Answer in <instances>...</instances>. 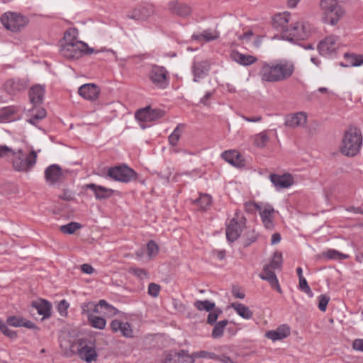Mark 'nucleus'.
<instances>
[{
	"instance_id": "f3484780",
	"label": "nucleus",
	"mask_w": 363,
	"mask_h": 363,
	"mask_svg": "<svg viewBox=\"0 0 363 363\" xmlns=\"http://www.w3.org/2000/svg\"><path fill=\"white\" fill-rule=\"evenodd\" d=\"M306 122L307 114L303 111L288 114L284 119V125L291 128L303 127Z\"/></svg>"
},
{
	"instance_id": "ddd939ff",
	"label": "nucleus",
	"mask_w": 363,
	"mask_h": 363,
	"mask_svg": "<svg viewBox=\"0 0 363 363\" xmlns=\"http://www.w3.org/2000/svg\"><path fill=\"white\" fill-rule=\"evenodd\" d=\"M164 115L161 109H152L149 106L138 110L135 113V118L142 122H150L157 120Z\"/></svg>"
},
{
	"instance_id": "72a5a7b5",
	"label": "nucleus",
	"mask_w": 363,
	"mask_h": 363,
	"mask_svg": "<svg viewBox=\"0 0 363 363\" xmlns=\"http://www.w3.org/2000/svg\"><path fill=\"white\" fill-rule=\"evenodd\" d=\"M252 138L254 145L259 148L264 147L269 141V136L264 131L255 135Z\"/></svg>"
},
{
	"instance_id": "0e129e2a",
	"label": "nucleus",
	"mask_w": 363,
	"mask_h": 363,
	"mask_svg": "<svg viewBox=\"0 0 363 363\" xmlns=\"http://www.w3.org/2000/svg\"><path fill=\"white\" fill-rule=\"evenodd\" d=\"M241 118L247 121V122H252V123H257L262 121V118L261 116H255L253 117H247L245 116L241 115Z\"/></svg>"
},
{
	"instance_id": "13d9d810",
	"label": "nucleus",
	"mask_w": 363,
	"mask_h": 363,
	"mask_svg": "<svg viewBox=\"0 0 363 363\" xmlns=\"http://www.w3.org/2000/svg\"><path fill=\"white\" fill-rule=\"evenodd\" d=\"M74 194L69 190H64L61 194L59 195V198L65 201H72L74 199Z\"/></svg>"
},
{
	"instance_id": "cd10ccee",
	"label": "nucleus",
	"mask_w": 363,
	"mask_h": 363,
	"mask_svg": "<svg viewBox=\"0 0 363 363\" xmlns=\"http://www.w3.org/2000/svg\"><path fill=\"white\" fill-rule=\"evenodd\" d=\"M290 335V328L283 325L275 330H269L266 333V337L273 341L280 340Z\"/></svg>"
},
{
	"instance_id": "dca6fc26",
	"label": "nucleus",
	"mask_w": 363,
	"mask_h": 363,
	"mask_svg": "<svg viewBox=\"0 0 363 363\" xmlns=\"http://www.w3.org/2000/svg\"><path fill=\"white\" fill-rule=\"evenodd\" d=\"M28 81L26 79H11L4 84L5 91L11 95L24 91L28 86Z\"/></svg>"
},
{
	"instance_id": "79ce46f5",
	"label": "nucleus",
	"mask_w": 363,
	"mask_h": 363,
	"mask_svg": "<svg viewBox=\"0 0 363 363\" xmlns=\"http://www.w3.org/2000/svg\"><path fill=\"white\" fill-rule=\"evenodd\" d=\"M194 360L195 358H203L207 359H214L216 360L218 359V355L214 352H208V351H197L194 352L191 354Z\"/></svg>"
},
{
	"instance_id": "a211bd4d",
	"label": "nucleus",
	"mask_w": 363,
	"mask_h": 363,
	"mask_svg": "<svg viewBox=\"0 0 363 363\" xmlns=\"http://www.w3.org/2000/svg\"><path fill=\"white\" fill-rule=\"evenodd\" d=\"M64 172L57 164H51L45 171V178L50 185L55 184L62 180Z\"/></svg>"
},
{
	"instance_id": "393cba45",
	"label": "nucleus",
	"mask_w": 363,
	"mask_h": 363,
	"mask_svg": "<svg viewBox=\"0 0 363 363\" xmlns=\"http://www.w3.org/2000/svg\"><path fill=\"white\" fill-rule=\"evenodd\" d=\"M242 232V226L234 218L232 219L226 227L227 240L233 242L235 241L240 235Z\"/></svg>"
},
{
	"instance_id": "4468645a",
	"label": "nucleus",
	"mask_w": 363,
	"mask_h": 363,
	"mask_svg": "<svg viewBox=\"0 0 363 363\" xmlns=\"http://www.w3.org/2000/svg\"><path fill=\"white\" fill-rule=\"evenodd\" d=\"M291 16L288 12L276 14L273 18V27L281 32V38L284 39V34L286 30H289Z\"/></svg>"
},
{
	"instance_id": "2eb2a0df",
	"label": "nucleus",
	"mask_w": 363,
	"mask_h": 363,
	"mask_svg": "<svg viewBox=\"0 0 363 363\" xmlns=\"http://www.w3.org/2000/svg\"><path fill=\"white\" fill-rule=\"evenodd\" d=\"M163 363H194V359L188 352L181 350L167 353Z\"/></svg>"
},
{
	"instance_id": "774afa93",
	"label": "nucleus",
	"mask_w": 363,
	"mask_h": 363,
	"mask_svg": "<svg viewBox=\"0 0 363 363\" xmlns=\"http://www.w3.org/2000/svg\"><path fill=\"white\" fill-rule=\"evenodd\" d=\"M216 361H220L223 363H235L229 357H227L225 355H221V356L218 355V359H216Z\"/></svg>"
},
{
	"instance_id": "a18cd8bd",
	"label": "nucleus",
	"mask_w": 363,
	"mask_h": 363,
	"mask_svg": "<svg viewBox=\"0 0 363 363\" xmlns=\"http://www.w3.org/2000/svg\"><path fill=\"white\" fill-rule=\"evenodd\" d=\"M14 113V109L11 107H6L0 112V122L6 123L9 121L10 117Z\"/></svg>"
},
{
	"instance_id": "f704fd0d",
	"label": "nucleus",
	"mask_w": 363,
	"mask_h": 363,
	"mask_svg": "<svg viewBox=\"0 0 363 363\" xmlns=\"http://www.w3.org/2000/svg\"><path fill=\"white\" fill-rule=\"evenodd\" d=\"M88 319L91 326L95 328L102 330L106 327V321L101 317L93 314H88Z\"/></svg>"
},
{
	"instance_id": "6e6d98bb",
	"label": "nucleus",
	"mask_w": 363,
	"mask_h": 363,
	"mask_svg": "<svg viewBox=\"0 0 363 363\" xmlns=\"http://www.w3.org/2000/svg\"><path fill=\"white\" fill-rule=\"evenodd\" d=\"M160 286L155 284L150 283L148 286V294L150 296L152 297H157L160 291Z\"/></svg>"
},
{
	"instance_id": "f8f14e48",
	"label": "nucleus",
	"mask_w": 363,
	"mask_h": 363,
	"mask_svg": "<svg viewBox=\"0 0 363 363\" xmlns=\"http://www.w3.org/2000/svg\"><path fill=\"white\" fill-rule=\"evenodd\" d=\"M210 69L211 64L208 60L195 59L191 65L193 81L199 82L200 79L205 78L208 74Z\"/></svg>"
},
{
	"instance_id": "b1692460",
	"label": "nucleus",
	"mask_w": 363,
	"mask_h": 363,
	"mask_svg": "<svg viewBox=\"0 0 363 363\" xmlns=\"http://www.w3.org/2000/svg\"><path fill=\"white\" fill-rule=\"evenodd\" d=\"M45 95V87L40 84L33 86L29 90V99L34 106H38L43 103Z\"/></svg>"
},
{
	"instance_id": "423d86ee",
	"label": "nucleus",
	"mask_w": 363,
	"mask_h": 363,
	"mask_svg": "<svg viewBox=\"0 0 363 363\" xmlns=\"http://www.w3.org/2000/svg\"><path fill=\"white\" fill-rule=\"evenodd\" d=\"M313 31L312 25L306 21H293L290 24L289 30L284 33V39L290 42L306 40L312 35Z\"/></svg>"
},
{
	"instance_id": "de8ad7c7",
	"label": "nucleus",
	"mask_w": 363,
	"mask_h": 363,
	"mask_svg": "<svg viewBox=\"0 0 363 363\" xmlns=\"http://www.w3.org/2000/svg\"><path fill=\"white\" fill-rule=\"evenodd\" d=\"M182 130L179 128V126L177 125L174 130L172 133V134L169 136V143L171 145L175 146L181 136Z\"/></svg>"
},
{
	"instance_id": "c03bdc74",
	"label": "nucleus",
	"mask_w": 363,
	"mask_h": 363,
	"mask_svg": "<svg viewBox=\"0 0 363 363\" xmlns=\"http://www.w3.org/2000/svg\"><path fill=\"white\" fill-rule=\"evenodd\" d=\"M282 264V255L281 252H276L274 254L272 260L271 261L270 264H268V266H270V267L272 269H280L281 267Z\"/></svg>"
},
{
	"instance_id": "37998d69",
	"label": "nucleus",
	"mask_w": 363,
	"mask_h": 363,
	"mask_svg": "<svg viewBox=\"0 0 363 363\" xmlns=\"http://www.w3.org/2000/svg\"><path fill=\"white\" fill-rule=\"evenodd\" d=\"M82 311L87 315L90 314L89 311H92L96 313H103L102 308H101V306H99V303L98 304H94V303L91 302L84 303L82 306Z\"/></svg>"
},
{
	"instance_id": "9b49d317",
	"label": "nucleus",
	"mask_w": 363,
	"mask_h": 363,
	"mask_svg": "<svg viewBox=\"0 0 363 363\" xmlns=\"http://www.w3.org/2000/svg\"><path fill=\"white\" fill-rule=\"evenodd\" d=\"M149 78L160 89H164L168 85L167 71L163 67L153 66L149 73Z\"/></svg>"
},
{
	"instance_id": "a878e982",
	"label": "nucleus",
	"mask_w": 363,
	"mask_h": 363,
	"mask_svg": "<svg viewBox=\"0 0 363 363\" xmlns=\"http://www.w3.org/2000/svg\"><path fill=\"white\" fill-rule=\"evenodd\" d=\"M222 157L228 163L241 167L245 165V162L240 154L235 150H228L222 153Z\"/></svg>"
},
{
	"instance_id": "412c9836",
	"label": "nucleus",
	"mask_w": 363,
	"mask_h": 363,
	"mask_svg": "<svg viewBox=\"0 0 363 363\" xmlns=\"http://www.w3.org/2000/svg\"><path fill=\"white\" fill-rule=\"evenodd\" d=\"M84 189H91L94 194L95 198L98 200H102L109 198L112 194L111 189L106 188L103 186L95 184H88L83 186Z\"/></svg>"
},
{
	"instance_id": "864d4df0",
	"label": "nucleus",
	"mask_w": 363,
	"mask_h": 363,
	"mask_svg": "<svg viewBox=\"0 0 363 363\" xmlns=\"http://www.w3.org/2000/svg\"><path fill=\"white\" fill-rule=\"evenodd\" d=\"M344 57L346 59V60L348 62V67H359V63H358L359 61H357V55L354 54H349L345 53L344 55Z\"/></svg>"
},
{
	"instance_id": "2f4dec72",
	"label": "nucleus",
	"mask_w": 363,
	"mask_h": 363,
	"mask_svg": "<svg viewBox=\"0 0 363 363\" xmlns=\"http://www.w3.org/2000/svg\"><path fill=\"white\" fill-rule=\"evenodd\" d=\"M232 307L240 316L245 319H250L252 317V313L250 308L240 303H233Z\"/></svg>"
},
{
	"instance_id": "5701e85b",
	"label": "nucleus",
	"mask_w": 363,
	"mask_h": 363,
	"mask_svg": "<svg viewBox=\"0 0 363 363\" xmlns=\"http://www.w3.org/2000/svg\"><path fill=\"white\" fill-rule=\"evenodd\" d=\"M111 330L121 334L125 337H132L133 336V330L130 324L128 322H122L119 320H113L111 323Z\"/></svg>"
},
{
	"instance_id": "ea45409f",
	"label": "nucleus",
	"mask_w": 363,
	"mask_h": 363,
	"mask_svg": "<svg viewBox=\"0 0 363 363\" xmlns=\"http://www.w3.org/2000/svg\"><path fill=\"white\" fill-rule=\"evenodd\" d=\"M151 14V11L146 8L134 10L131 18L137 20H146Z\"/></svg>"
},
{
	"instance_id": "bb28decb",
	"label": "nucleus",
	"mask_w": 363,
	"mask_h": 363,
	"mask_svg": "<svg viewBox=\"0 0 363 363\" xmlns=\"http://www.w3.org/2000/svg\"><path fill=\"white\" fill-rule=\"evenodd\" d=\"M231 59L242 66H249L257 62L256 57L250 55H244L238 51H233L230 54Z\"/></svg>"
},
{
	"instance_id": "6ab92c4d",
	"label": "nucleus",
	"mask_w": 363,
	"mask_h": 363,
	"mask_svg": "<svg viewBox=\"0 0 363 363\" xmlns=\"http://www.w3.org/2000/svg\"><path fill=\"white\" fill-rule=\"evenodd\" d=\"M269 180L277 189L289 188L294 182L293 176L290 174H284L282 175L271 174L269 175Z\"/></svg>"
},
{
	"instance_id": "09e8293b",
	"label": "nucleus",
	"mask_w": 363,
	"mask_h": 363,
	"mask_svg": "<svg viewBox=\"0 0 363 363\" xmlns=\"http://www.w3.org/2000/svg\"><path fill=\"white\" fill-rule=\"evenodd\" d=\"M209 314L208 315L207 318V323L208 324H213L216 322L218 315L222 313V311L220 308H216L213 309L212 311H209Z\"/></svg>"
},
{
	"instance_id": "aec40b11",
	"label": "nucleus",
	"mask_w": 363,
	"mask_h": 363,
	"mask_svg": "<svg viewBox=\"0 0 363 363\" xmlns=\"http://www.w3.org/2000/svg\"><path fill=\"white\" fill-rule=\"evenodd\" d=\"M100 91V88L95 84H83L78 90V93L82 97L89 101H94L97 99Z\"/></svg>"
},
{
	"instance_id": "e2e57ef3",
	"label": "nucleus",
	"mask_w": 363,
	"mask_h": 363,
	"mask_svg": "<svg viewBox=\"0 0 363 363\" xmlns=\"http://www.w3.org/2000/svg\"><path fill=\"white\" fill-rule=\"evenodd\" d=\"M68 307L69 303L65 300H62L59 303L58 310L62 315H63L66 313V311L68 308Z\"/></svg>"
},
{
	"instance_id": "c9c22d12",
	"label": "nucleus",
	"mask_w": 363,
	"mask_h": 363,
	"mask_svg": "<svg viewBox=\"0 0 363 363\" xmlns=\"http://www.w3.org/2000/svg\"><path fill=\"white\" fill-rule=\"evenodd\" d=\"M324 255L330 259L343 260L349 258V255L343 254L336 250L330 249L324 252Z\"/></svg>"
},
{
	"instance_id": "4d7b16f0",
	"label": "nucleus",
	"mask_w": 363,
	"mask_h": 363,
	"mask_svg": "<svg viewBox=\"0 0 363 363\" xmlns=\"http://www.w3.org/2000/svg\"><path fill=\"white\" fill-rule=\"evenodd\" d=\"M0 330L1 331V333L3 334H4L5 335H6L7 337L11 338V339H13V338H16V336H17V334L16 332L10 330L7 325L5 324V325H1V328H0Z\"/></svg>"
},
{
	"instance_id": "0eeeda50",
	"label": "nucleus",
	"mask_w": 363,
	"mask_h": 363,
	"mask_svg": "<svg viewBox=\"0 0 363 363\" xmlns=\"http://www.w3.org/2000/svg\"><path fill=\"white\" fill-rule=\"evenodd\" d=\"M76 345L77 354L83 361L91 363L97 360L95 340L91 338H79Z\"/></svg>"
},
{
	"instance_id": "f03ea898",
	"label": "nucleus",
	"mask_w": 363,
	"mask_h": 363,
	"mask_svg": "<svg viewBox=\"0 0 363 363\" xmlns=\"http://www.w3.org/2000/svg\"><path fill=\"white\" fill-rule=\"evenodd\" d=\"M65 43L60 50L63 57L67 59H79L84 55L94 52V49L89 48L85 43L72 37L69 32H66L64 37Z\"/></svg>"
},
{
	"instance_id": "39448f33",
	"label": "nucleus",
	"mask_w": 363,
	"mask_h": 363,
	"mask_svg": "<svg viewBox=\"0 0 363 363\" xmlns=\"http://www.w3.org/2000/svg\"><path fill=\"white\" fill-rule=\"evenodd\" d=\"M11 159L12 167L16 172H28L35 165L37 162V152L32 150L28 155H25L23 150L19 149L13 151Z\"/></svg>"
},
{
	"instance_id": "680f3d73",
	"label": "nucleus",
	"mask_w": 363,
	"mask_h": 363,
	"mask_svg": "<svg viewBox=\"0 0 363 363\" xmlns=\"http://www.w3.org/2000/svg\"><path fill=\"white\" fill-rule=\"evenodd\" d=\"M132 272L134 275L137 276L138 278L143 279L144 278H147V274L143 269H133Z\"/></svg>"
},
{
	"instance_id": "7c9ffc66",
	"label": "nucleus",
	"mask_w": 363,
	"mask_h": 363,
	"mask_svg": "<svg viewBox=\"0 0 363 363\" xmlns=\"http://www.w3.org/2000/svg\"><path fill=\"white\" fill-rule=\"evenodd\" d=\"M33 306L37 309L38 313L43 315V318H49L50 316L51 305L48 301L41 300L40 302L35 303Z\"/></svg>"
},
{
	"instance_id": "7ed1b4c3",
	"label": "nucleus",
	"mask_w": 363,
	"mask_h": 363,
	"mask_svg": "<svg viewBox=\"0 0 363 363\" xmlns=\"http://www.w3.org/2000/svg\"><path fill=\"white\" fill-rule=\"evenodd\" d=\"M362 145V135L360 130L351 126L345 132L340 147L341 152L347 157L358 154Z\"/></svg>"
},
{
	"instance_id": "338daca9",
	"label": "nucleus",
	"mask_w": 363,
	"mask_h": 363,
	"mask_svg": "<svg viewBox=\"0 0 363 363\" xmlns=\"http://www.w3.org/2000/svg\"><path fill=\"white\" fill-rule=\"evenodd\" d=\"M81 270L87 274H91L94 272V268L89 264H83L81 265Z\"/></svg>"
},
{
	"instance_id": "49530a36",
	"label": "nucleus",
	"mask_w": 363,
	"mask_h": 363,
	"mask_svg": "<svg viewBox=\"0 0 363 363\" xmlns=\"http://www.w3.org/2000/svg\"><path fill=\"white\" fill-rule=\"evenodd\" d=\"M172 174V169L167 167L163 172L157 173L158 177L162 184H165L169 182V177Z\"/></svg>"
},
{
	"instance_id": "9d476101",
	"label": "nucleus",
	"mask_w": 363,
	"mask_h": 363,
	"mask_svg": "<svg viewBox=\"0 0 363 363\" xmlns=\"http://www.w3.org/2000/svg\"><path fill=\"white\" fill-rule=\"evenodd\" d=\"M340 46V38L337 35H328L318 45V50L321 55L327 56L335 53Z\"/></svg>"
},
{
	"instance_id": "69168bd1",
	"label": "nucleus",
	"mask_w": 363,
	"mask_h": 363,
	"mask_svg": "<svg viewBox=\"0 0 363 363\" xmlns=\"http://www.w3.org/2000/svg\"><path fill=\"white\" fill-rule=\"evenodd\" d=\"M12 152V149L6 145H0V158L4 157Z\"/></svg>"
},
{
	"instance_id": "603ef678",
	"label": "nucleus",
	"mask_w": 363,
	"mask_h": 363,
	"mask_svg": "<svg viewBox=\"0 0 363 363\" xmlns=\"http://www.w3.org/2000/svg\"><path fill=\"white\" fill-rule=\"evenodd\" d=\"M299 288L301 291L305 292L309 296H313V292L311 288L309 287L306 279L304 277H301V279H299Z\"/></svg>"
},
{
	"instance_id": "f257e3e1",
	"label": "nucleus",
	"mask_w": 363,
	"mask_h": 363,
	"mask_svg": "<svg viewBox=\"0 0 363 363\" xmlns=\"http://www.w3.org/2000/svg\"><path fill=\"white\" fill-rule=\"evenodd\" d=\"M294 71V62L281 59L271 62H262L258 75L263 82L277 83L289 79Z\"/></svg>"
},
{
	"instance_id": "052dcab7",
	"label": "nucleus",
	"mask_w": 363,
	"mask_h": 363,
	"mask_svg": "<svg viewBox=\"0 0 363 363\" xmlns=\"http://www.w3.org/2000/svg\"><path fill=\"white\" fill-rule=\"evenodd\" d=\"M352 348L354 350L363 352V340L362 339L355 340L352 343Z\"/></svg>"
},
{
	"instance_id": "c756f323",
	"label": "nucleus",
	"mask_w": 363,
	"mask_h": 363,
	"mask_svg": "<svg viewBox=\"0 0 363 363\" xmlns=\"http://www.w3.org/2000/svg\"><path fill=\"white\" fill-rule=\"evenodd\" d=\"M274 212V208L270 206L265 207L260 211L259 214L262 221L267 229H272L273 228L272 216Z\"/></svg>"
},
{
	"instance_id": "6e6552de",
	"label": "nucleus",
	"mask_w": 363,
	"mask_h": 363,
	"mask_svg": "<svg viewBox=\"0 0 363 363\" xmlns=\"http://www.w3.org/2000/svg\"><path fill=\"white\" fill-rule=\"evenodd\" d=\"M1 21L6 29L12 32L20 31L28 23L26 18L13 12H6L2 15Z\"/></svg>"
},
{
	"instance_id": "e433bc0d",
	"label": "nucleus",
	"mask_w": 363,
	"mask_h": 363,
	"mask_svg": "<svg viewBox=\"0 0 363 363\" xmlns=\"http://www.w3.org/2000/svg\"><path fill=\"white\" fill-rule=\"evenodd\" d=\"M227 324V320H223L221 321L218 322L213 329L212 337L215 339L222 337L223 335L224 329Z\"/></svg>"
},
{
	"instance_id": "5fc2aeb1",
	"label": "nucleus",
	"mask_w": 363,
	"mask_h": 363,
	"mask_svg": "<svg viewBox=\"0 0 363 363\" xmlns=\"http://www.w3.org/2000/svg\"><path fill=\"white\" fill-rule=\"evenodd\" d=\"M7 323L13 327H21L23 324V318L17 316H10L7 318Z\"/></svg>"
},
{
	"instance_id": "473e14b6",
	"label": "nucleus",
	"mask_w": 363,
	"mask_h": 363,
	"mask_svg": "<svg viewBox=\"0 0 363 363\" xmlns=\"http://www.w3.org/2000/svg\"><path fill=\"white\" fill-rule=\"evenodd\" d=\"M218 36V33L216 31L205 30L200 35H193L192 38L195 40L209 42L217 39Z\"/></svg>"
},
{
	"instance_id": "4be33fe9",
	"label": "nucleus",
	"mask_w": 363,
	"mask_h": 363,
	"mask_svg": "<svg viewBox=\"0 0 363 363\" xmlns=\"http://www.w3.org/2000/svg\"><path fill=\"white\" fill-rule=\"evenodd\" d=\"M263 271L264 272L259 274V277L263 280L267 281L274 289L277 290L278 293L281 294L282 290L278 279L270 266H264Z\"/></svg>"
},
{
	"instance_id": "c85d7f7f",
	"label": "nucleus",
	"mask_w": 363,
	"mask_h": 363,
	"mask_svg": "<svg viewBox=\"0 0 363 363\" xmlns=\"http://www.w3.org/2000/svg\"><path fill=\"white\" fill-rule=\"evenodd\" d=\"M169 9L172 13L180 16H187L191 13V9L189 6L177 1H172L169 4Z\"/></svg>"
},
{
	"instance_id": "8fccbe9b",
	"label": "nucleus",
	"mask_w": 363,
	"mask_h": 363,
	"mask_svg": "<svg viewBox=\"0 0 363 363\" xmlns=\"http://www.w3.org/2000/svg\"><path fill=\"white\" fill-rule=\"evenodd\" d=\"M147 251L149 257H155L158 252L157 245L154 241L150 240L147 245Z\"/></svg>"
},
{
	"instance_id": "4c0bfd02",
	"label": "nucleus",
	"mask_w": 363,
	"mask_h": 363,
	"mask_svg": "<svg viewBox=\"0 0 363 363\" xmlns=\"http://www.w3.org/2000/svg\"><path fill=\"white\" fill-rule=\"evenodd\" d=\"M201 209L206 210L211 204V197L208 194H201L200 197L194 201Z\"/></svg>"
},
{
	"instance_id": "3c124183",
	"label": "nucleus",
	"mask_w": 363,
	"mask_h": 363,
	"mask_svg": "<svg viewBox=\"0 0 363 363\" xmlns=\"http://www.w3.org/2000/svg\"><path fill=\"white\" fill-rule=\"evenodd\" d=\"M318 308L321 311H325L328 303L330 301V297L325 294H321L318 297Z\"/></svg>"
},
{
	"instance_id": "1a4fd4ad",
	"label": "nucleus",
	"mask_w": 363,
	"mask_h": 363,
	"mask_svg": "<svg viewBox=\"0 0 363 363\" xmlns=\"http://www.w3.org/2000/svg\"><path fill=\"white\" fill-rule=\"evenodd\" d=\"M108 175L116 181L128 183L135 179L136 174L126 165L111 167Z\"/></svg>"
},
{
	"instance_id": "20e7f679",
	"label": "nucleus",
	"mask_w": 363,
	"mask_h": 363,
	"mask_svg": "<svg viewBox=\"0 0 363 363\" xmlns=\"http://www.w3.org/2000/svg\"><path fill=\"white\" fill-rule=\"evenodd\" d=\"M320 7L323 11V21L331 26L337 25L345 13L338 0H321Z\"/></svg>"
},
{
	"instance_id": "bf43d9fd",
	"label": "nucleus",
	"mask_w": 363,
	"mask_h": 363,
	"mask_svg": "<svg viewBox=\"0 0 363 363\" xmlns=\"http://www.w3.org/2000/svg\"><path fill=\"white\" fill-rule=\"evenodd\" d=\"M32 114L33 116H35V118H40L43 119L46 116V111L43 108H39L35 110V112L34 113V110H33Z\"/></svg>"
},
{
	"instance_id": "58836bf2",
	"label": "nucleus",
	"mask_w": 363,
	"mask_h": 363,
	"mask_svg": "<svg viewBox=\"0 0 363 363\" xmlns=\"http://www.w3.org/2000/svg\"><path fill=\"white\" fill-rule=\"evenodd\" d=\"M194 305L199 311H206L208 312L215 308V303L208 300L196 301Z\"/></svg>"
},
{
	"instance_id": "a19ab883",
	"label": "nucleus",
	"mask_w": 363,
	"mask_h": 363,
	"mask_svg": "<svg viewBox=\"0 0 363 363\" xmlns=\"http://www.w3.org/2000/svg\"><path fill=\"white\" fill-rule=\"evenodd\" d=\"M81 227L82 225L79 223L71 222L67 225H61L60 230L63 233L72 234Z\"/></svg>"
}]
</instances>
